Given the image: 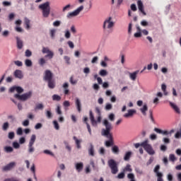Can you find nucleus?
Listing matches in <instances>:
<instances>
[{
    "instance_id": "nucleus-1",
    "label": "nucleus",
    "mask_w": 181,
    "mask_h": 181,
    "mask_svg": "<svg viewBox=\"0 0 181 181\" xmlns=\"http://www.w3.org/2000/svg\"><path fill=\"white\" fill-rule=\"evenodd\" d=\"M103 125L105 127V129H103L101 132V135L107 138V141H105V145L107 148L112 146L114 145V137H112V124L108 122L107 119L103 120Z\"/></svg>"
},
{
    "instance_id": "nucleus-2",
    "label": "nucleus",
    "mask_w": 181,
    "mask_h": 181,
    "mask_svg": "<svg viewBox=\"0 0 181 181\" xmlns=\"http://www.w3.org/2000/svg\"><path fill=\"white\" fill-rule=\"evenodd\" d=\"M149 141L145 140L142 143H136L134 144V147L136 149H138L139 146H142L144 149L148 153V155H155V151H153V148H152V146L148 144Z\"/></svg>"
},
{
    "instance_id": "nucleus-3",
    "label": "nucleus",
    "mask_w": 181,
    "mask_h": 181,
    "mask_svg": "<svg viewBox=\"0 0 181 181\" xmlns=\"http://www.w3.org/2000/svg\"><path fill=\"white\" fill-rule=\"evenodd\" d=\"M38 8L42 11L43 18H49V16L50 15V2L47 1L43 3L40 4Z\"/></svg>"
},
{
    "instance_id": "nucleus-4",
    "label": "nucleus",
    "mask_w": 181,
    "mask_h": 181,
    "mask_svg": "<svg viewBox=\"0 0 181 181\" xmlns=\"http://www.w3.org/2000/svg\"><path fill=\"white\" fill-rule=\"evenodd\" d=\"M107 165L111 170L112 175H117L118 173V163L114 159H110L107 161Z\"/></svg>"
},
{
    "instance_id": "nucleus-5",
    "label": "nucleus",
    "mask_w": 181,
    "mask_h": 181,
    "mask_svg": "<svg viewBox=\"0 0 181 181\" xmlns=\"http://www.w3.org/2000/svg\"><path fill=\"white\" fill-rule=\"evenodd\" d=\"M114 25L115 23L112 21V18L109 17L106 18L103 23V29L105 30L106 29H110L109 33H112V28H114Z\"/></svg>"
},
{
    "instance_id": "nucleus-6",
    "label": "nucleus",
    "mask_w": 181,
    "mask_h": 181,
    "mask_svg": "<svg viewBox=\"0 0 181 181\" xmlns=\"http://www.w3.org/2000/svg\"><path fill=\"white\" fill-rule=\"evenodd\" d=\"M32 91H29L28 93H23V95L15 94L14 98L20 101H28L30 98H32Z\"/></svg>"
},
{
    "instance_id": "nucleus-7",
    "label": "nucleus",
    "mask_w": 181,
    "mask_h": 181,
    "mask_svg": "<svg viewBox=\"0 0 181 181\" xmlns=\"http://www.w3.org/2000/svg\"><path fill=\"white\" fill-rule=\"evenodd\" d=\"M83 9H84V6H81L75 11L68 13L66 15L67 19H71V18L78 16V15H80V12H81Z\"/></svg>"
},
{
    "instance_id": "nucleus-8",
    "label": "nucleus",
    "mask_w": 181,
    "mask_h": 181,
    "mask_svg": "<svg viewBox=\"0 0 181 181\" xmlns=\"http://www.w3.org/2000/svg\"><path fill=\"white\" fill-rule=\"evenodd\" d=\"M36 141V135L33 134L28 144V153H33L35 152V142Z\"/></svg>"
},
{
    "instance_id": "nucleus-9",
    "label": "nucleus",
    "mask_w": 181,
    "mask_h": 181,
    "mask_svg": "<svg viewBox=\"0 0 181 181\" xmlns=\"http://www.w3.org/2000/svg\"><path fill=\"white\" fill-rule=\"evenodd\" d=\"M154 131L155 132H156L157 134H161L162 135H165V136H168V135H172V134H173L175 132V129H171L170 132L169 131H167V130H162L160 129H158V128H154Z\"/></svg>"
},
{
    "instance_id": "nucleus-10",
    "label": "nucleus",
    "mask_w": 181,
    "mask_h": 181,
    "mask_svg": "<svg viewBox=\"0 0 181 181\" xmlns=\"http://www.w3.org/2000/svg\"><path fill=\"white\" fill-rule=\"evenodd\" d=\"M43 54L47 53V55L45 56V58H48V59H53V56H54V53H53V52L50 51V49H49V47H42V50Z\"/></svg>"
},
{
    "instance_id": "nucleus-11",
    "label": "nucleus",
    "mask_w": 181,
    "mask_h": 181,
    "mask_svg": "<svg viewBox=\"0 0 181 181\" xmlns=\"http://www.w3.org/2000/svg\"><path fill=\"white\" fill-rule=\"evenodd\" d=\"M45 81H49V80H53V73L50 70H46L45 71V76L43 78Z\"/></svg>"
},
{
    "instance_id": "nucleus-12",
    "label": "nucleus",
    "mask_w": 181,
    "mask_h": 181,
    "mask_svg": "<svg viewBox=\"0 0 181 181\" xmlns=\"http://www.w3.org/2000/svg\"><path fill=\"white\" fill-rule=\"evenodd\" d=\"M137 6L139 11L144 15V16H146V12H145V9L144 8V3H142V1L138 0Z\"/></svg>"
},
{
    "instance_id": "nucleus-13",
    "label": "nucleus",
    "mask_w": 181,
    "mask_h": 181,
    "mask_svg": "<svg viewBox=\"0 0 181 181\" xmlns=\"http://www.w3.org/2000/svg\"><path fill=\"white\" fill-rule=\"evenodd\" d=\"M16 165V163L15 162H11L3 168V172H8L9 170H12V169H13Z\"/></svg>"
},
{
    "instance_id": "nucleus-14",
    "label": "nucleus",
    "mask_w": 181,
    "mask_h": 181,
    "mask_svg": "<svg viewBox=\"0 0 181 181\" xmlns=\"http://www.w3.org/2000/svg\"><path fill=\"white\" fill-rule=\"evenodd\" d=\"M10 93H13V91H17V94H22L23 93V88L21 86H13L9 90Z\"/></svg>"
},
{
    "instance_id": "nucleus-15",
    "label": "nucleus",
    "mask_w": 181,
    "mask_h": 181,
    "mask_svg": "<svg viewBox=\"0 0 181 181\" xmlns=\"http://www.w3.org/2000/svg\"><path fill=\"white\" fill-rule=\"evenodd\" d=\"M134 114H136V110L134 109H130L127 111V113L124 115V118H129L132 117Z\"/></svg>"
},
{
    "instance_id": "nucleus-16",
    "label": "nucleus",
    "mask_w": 181,
    "mask_h": 181,
    "mask_svg": "<svg viewBox=\"0 0 181 181\" xmlns=\"http://www.w3.org/2000/svg\"><path fill=\"white\" fill-rule=\"evenodd\" d=\"M89 117L91 122V124L93 127H95L97 125V121H95V119L94 118V115L93 114V111L90 110L89 112Z\"/></svg>"
},
{
    "instance_id": "nucleus-17",
    "label": "nucleus",
    "mask_w": 181,
    "mask_h": 181,
    "mask_svg": "<svg viewBox=\"0 0 181 181\" xmlns=\"http://www.w3.org/2000/svg\"><path fill=\"white\" fill-rule=\"evenodd\" d=\"M75 105H76L77 110L79 112H81V101H80V99H78V98H76L75 99Z\"/></svg>"
},
{
    "instance_id": "nucleus-18",
    "label": "nucleus",
    "mask_w": 181,
    "mask_h": 181,
    "mask_svg": "<svg viewBox=\"0 0 181 181\" xmlns=\"http://www.w3.org/2000/svg\"><path fill=\"white\" fill-rule=\"evenodd\" d=\"M14 76L16 77V78H23V74H22V71L16 69L14 71Z\"/></svg>"
},
{
    "instance_id": "nucleus-19",
    "label": "nucleus",
    "mask_w": 181,
    "mask_h": 181,
    "mask_svg": "<svg viewBox=\"0 0 181 181\" xmlns=\"http://www.w3.org/2000/svg\"><path fill=\"white\" fill-rule=\"evenodd\" d=\"M62 87L64 88V93L65 94V95H69V93H70V90H69V83H64Z\"/></svg>"
},
{
    "instance_id": "nucleus-20",
    "label": "nucleus",
    "mask_w": 181,
    "mask_h": 181,
    "mask_svg": "<svg viewBox=\"0 0 181 181\" xmlns=\"http://www.w3.org/2000/svg\"><path fill=\"white\" fill-rule=\"evenodd\" d=\"M170 105L177 114H180V109H179L177 105H175V103L172 102H170Z\"/></svg>"
},
{
    "instance_id": "nucleus-21",
    "label": "nucleus",
    "mask_w": 181,
    "mask_h": 181,
    "mask_svg": "<svg viewBox=\"0 0 181 181\" xmlns=\"http://www.w3.org/2000/svg\"><path fill=\"white\" fill-rule=\"evenodd\" d=\"M75 168L77 172L80 173L81 172V170H83V168H84V164H83V163H77L75 165Z\"/></svg>"
},
{
    "instance_id": "nucleus-22",
    "label": "nucleus",
    "mask_w": 181,
    "mask_h": 181,
    "mask_svg": "<svg viewBox=\"0 0 181 181\" xmlns=\"http://www.w3.org/2000/svg\"><path fill=\"white\" fill-rule=\"evenodd\" d=\"M48 83L49 88L53 89L56 87V81L54 79H50L49 81H47Z\"/></svg>"
},
{
    "instance_id": "nucleus-23",
    "label": "nucleus",
    "mask_w": 181,
    "mask_h": 181,
    "mask_svg": "<svg viewBox=\"0 0 181 181\" xmlns=\"http://www.w3.org/2000/svg\"><path fill=\"white\" fill-rule=\"evenodd\" d=\"M138 73H139V71H135L133 73H129L130 79L133 81H135V80H136V76H138Z\"/></svg>"
},
{
    "instance_id": "nucleus-24",
    "label": "nucleus",
    "mask_w": 181,
    "mask_h": 181,
    "mask_svg": "<svg viewBox=\"0 0 181 181\" xmlns=\"http://www.w3.org/2000/svg\"><path fill=\"white\" fill-rule=\"evenodd\" d=\"M73 139H74V140L75 141V144H76V148H77L78 149H80V148H81V140H78V139H77V137H76V136H74L73 137Z\"/></svg>"
},
{
    "instance_id": "nucleus-25",
    "label": "nucleus",
    "mask_w": 181,
    "mask_h": 181,
    "mask_svg": "<svg viewBox=\"0 0 181 181\" xmlns=\"http://www.w3.org/2000/svg\"><path fill=\"white\" fill-rule=\"evenodd\" d=\"M16 40L18 49H22L23 47V41H22V40H20L18 37H16Z\"/></svg>"
},
{
    "instance_id": "nucleus-26",
    "label": "nucleus",
    "mask_w": 181,
    "mask_h": 181,
    "mask_svg": "<svg viewBox=\"0 0 181 181\" xmlns=\"http://www.w3.org/2000/svg\"><path fill=\"white\" fill-rule=\"evenodd\" d=\"M83 121L86 124L87 129H88L90 135H91L92 134V133H91V127H90V124H88V122H87V121H88V117H85Z\"/></svg>"
},
{
    "instance_id": "nucleus-27",
    "label": "nucleus",
    "mask_w": 181,
    "mask_h": 181,
    "mask_svg": "<svg viewBox=\"0 0 181 181\" xmlns=\"http://www.w3.org/2000/svg\"><path fill=\"white\" fill-rule=\"evenodd\" d=\"M141 112L143 115L146 116V112L148 111V105H144L143 107L140 108Z\"/></svg>"
},
{
    "instance_id": "nucleus-28",
    "label": "nucleus",
    "mask_w": 181,
    "mask_h": 181,
    "mask_svg": "<svg viewBox=\"0 0 181 181\" xmlns=\"http://www.w3.org/2000/svg\"><path fill=\"white\" fill-rule=\"evenodd\" d=\"M24 23L25 25L26 29H28V30L30 29V20H29L28 18H25Z\"/></svg>"
},
{
    "instance_id": "nucleus-29",
    "label": "nucleus",
    "mask_w": 181,
    "mask_h": 181,
    "mask_svg": "<svg viewBox=\"0 0 181 181\" xmlns=\"http://www.w3.org/2000/svg\"><path fill=\"white\" fill-rule=\"evenodd\" d=\"M112 152L115 155H118V153H119V148H118V146H113L112 148Z\"/></svg>"
},
{
    "instance_id": "nucleus-30",
    "label": "nucleus",
    "mask_w": 181,
    "mask_h": 181,
    "mask_svg": "<svg viewBox=\"0 0 181 181\" xmlns=\"http://www.w3.org/2000/svg\"><path fill=\"white\" fill-rule=\"evenodd\" d=\"M123 172L126 173V172H132V168L131 167V165L127 164L124 168L123 169Z\"/></svg>"
},
{
    "instance_id": "nucleus-31",
    "label": "nucleus",
    "mask_w": 181,
    "mask_h": 181,
    "mask_svg": "<svg viewBox=\"0 0 181 181\" xmlns=\"http://www.w3.org/2000/svg\"><path fill=\"white\" fill-rule=\"evenodd\" d=\"M132 155V152L128 151L125 153L124 157V160H129L131 158V156Z\"/></svg>"
},
{
    "instance_id": "nucleus-32",
    "label": "nucleus",
    "mask_w": 181,
    "mask_h": 181,
    "mask_svg": "<svg viewBox=\"0 0 181 181\" xmlns=\"http://www.w3.org/2000/svg\"><path fill=\"white\" fill-rule=\"evenodd\" d=\"M45 108V106L42 103H38L35 107V111H37L38 110H43Z\"/></svg>"
},
{
    "instance_id": "nucleus-33",
    "label": "nucleus",
    "mask_w": 181,
    "mask_h": 181,
    "mask_svg": "<svg viewBox=\"0 0 181 181\" xmlns=\"http://www.w3.org/2000/svg\"><path fill=\"white\" fill-rule=\"evenodd\" d=\"M88 153L90 156H94V146L93 144H90V146L88 149Z\"/></svg>"
},
{
    "instance_id": "nucleus-34",
    "label": "nucleus",
    "mask_w": 181,
    "mask_h": 181,
    "mask_svg": "<svg viewBox=\"0 0 181 181\" xmlns=\"http://www.w3.org/2000/svg\"><path fill=\"white\" fill-rule=\"evenodd\" d=\"M99 74L102 77H105V76H107V74H108V72H107V71L105 69H102L100 71Z\"/></svg>"
},
{
    "instance_id": "nucleus-35",
    "label": "nucleus",
    "mask_w": 181,
    "mask_h": 181,
    "mask_svg": "<svg viewBox=\"0 0 181 181\" xmlns=\"http://www.w3.org/2000/svg\"><path fill=\"white\" fill-rule=\"evenodd\" d=\"M52 100L54 101H60V100H62V97H60L59 95H53Z\"/></svg>"
},
{
    "instance_id": "nucleus-36",
    "label": "nucleus",
    "mask_w": 181,
    "mask_h": 181,
    "mask_svg": "<svg viewBox=\"0 0 181 181\" xmlns=\"http://www.w3.org/2000/svg\"><path fill=\"white\" fill-rule=\"evenodd\" d=\"M69 82L71 83V84L72 85H75L77 84V80L74 79V76H71L69 78Z\"/></svg>"
},
{
    "instance_id": "nucleus-37",
    "label": "nucleus",
    "mask_w": 181,
    "mask_h": 181,
    "mask_svg": "<svg viewBox=\"0 0 181 181\" xmlns=\"http://www.w3.org/2000/svg\"><path fill=\"white\" fill-rule=\"evenodd\" d=\"M25 64L27 67H31L32 66V61L30 59H25Z\"/></svg>"
},
{
    "instance_id": "nucleus-38",
    "label": "nucleus",
    "mask_w": 181,
    "mask_h": 181,
    "mask_svg": "<svg viewBox=\"0 0 181 181\" xmlns=\"http://www.w3.org/2000/svg\"><path fill=\"white\" fill-rule=\"evenodd\" d=\"M8 128H9V123H8V122H6L4 123L2 129H3V131H6L8 129Z\"/></svg>"
},
{
    "instance_id": "nucleus-39",
    "label": "nucleus",
    "mask_w": 181,
    "mask_h": 181,
    "mask_svg": "<svg viewBox=\"0 0 181 181\" xmlns=\"http://www.w3.org/2000/svg\"><path fill=\"white\" fill-rule=\"evenodd\" d=\"M60 25H62V21H56L53 23V26H54V28H59Z\"/></svg>"
},
{
    "instance_id": "nucleus-40",
    "label": "nucleus",
    "mask_w": 181,
    "mask_h": 181,
    "mask_svg": "<svg viewBox=\"0 0 181 181\" xmlns=\"http://www.w3.org/2000/svg\"><path fill=\"white\" fill-rule=\"evenodd\" d=\"M150 114V119L153 122V124H155V119L153 118V114L151 110H149Z\"/></svg>"
},
{
    "instance_id": "nucleus-41",
    "label": "nucleus",
    "mask_w": 181,
    "mask_h": 181,
    "mask_svg": "<svg viewBox=\"0 0 181 181\" xmlns=\"http://www.w3.org/2000/svg\"><path fill=\"white\" fill-rule=\"evenodd\" d=\"M125 177V173L123 171L117 175V179H124Z\"/></svg>"
},
{
    "instance_id": "nucleus-42",
    "label": "nucleus",
    "mask_w": 181,
    "mask_h": 181,
    "mask_svg": "<svg viewBox=\"0 0 181 181\" xmlns=\"http://www.w3.org/2000/svg\"><path fill=\"white\" fill-rule=\"evenodd\" d=\"M5 151L7 153L13 152V148H12L11 146H6L5 147Z\"/></svg>"
},
{
    "instance_id": "nucleus-43",
    "label": "nucleus",
    "mask_w": 181,
    "mask_h": 181,
    "mask_svg": "<svg viewBox=\"0 0 181 181\" xmlns=\"http://www.w3.org/2000/svg\"><path fill=\"white\" fill-rule=\"evenodd\" d=\"M159 169H160V165H157L154 168V173H156L157 175H158V173H159Z\"/></svg>"
},
{
    "instance_id": "nucleus-44",
    "label": "nucleus",
    "mask_w": 181,
    "mask_h": 181,
    "mask_svg": "<svg viewBox=\"0 0 181 181\" xmlns=\"http://www.w3.org/2000/svg\"><path fill=\"white\" fill-rule=\"evenodd\" d=\"M55 34H56V29H52L49 30V35L52 39L53 37H54Z\"/></svg>"
},
{
    "instance_id": "nucleus-45",
    "label": "nucleus",
    "mask_w": 181,
    "mask_h": 181,
    "mask_svg": "<svg viewBox=\"0 0 181 181\" xmlns=\"http://www.w3.org/2000/svg\"><path fill=\"white\" fill-rule=\"evenodd\" d=\"M53 124H54L55 129H57V131H58V129H60V126H59V123L57 122V121L54 120L53 122Z\"/></svg>"
},
{
    "instance_id": "nucleus-46",
    "label": "nucleus",
    "mask_w": 181,
    "mask_h": 181,
    "mask_svg": "<svg viewBox=\"0 0 181 181\" xmlns=\"http://www.w3.org/2000/svg\"><path fill=\"white\" fill-rule=\"evenodd\" d=\"M14 64H16V66H18V67H22L23 66V63H22V62L21 61H15Z\"/></svg>"
},
{
    "instance_id": "nucleus-47",
    "label": "nucleus",
    "mask_w": 181,
    "mask_h": 181,
    "mask_svg": "<svg viewBox=\"0 0 181 181\" xmlns=\"http://www.w3.org/2000/svg\"><path fill=\"white\" fill-rule=\"evenodd\" d=\"M45 64H46V60L44 58L40 59V60H39L40 66H43Z\"/></svg>"
},
{
    "instance_id": "nucleus-48",
    "label": "nucleus",
    "mask_w": 181,
    "mask_h": 181,
    "mask_svg": "<svg viewBox=\"0 0 181 181\" xmlns=\"http://www.w3.org/2000/svg\"><path fill=\"white\" fill-rule=\"evenodd\" d=\"M70 8H71V5L67 4L66 6H65L63 8L62 12H66V11H69V9H70Z\"/></svg>"
},
{
    "instance_id": "nucleus-49",
    "label": "nucleus",
    "mask_w": 181,
    "mask_h": 181,
    "mask_svg": "<svg viewBox=\"0 0 181 181\" xmlns=\"http://www.w3.org/2000/svg\"><path fill=\"white\" fill-rule=\"evenodd\" d=\"M163 176V174L158 173V175H157V177H158L157 181H163V179L162 178Z\"/></svg>"
},
{
    "instance_id": "nucleus-50",
    "label": "nucleus",
    "mask_w": 181,
    "mask_h": 181,
    "mask_svg": "<svg viewBox=\"0 0 181 181\" xmlns=\"http://www.w3.org/2000/svg\"><path fill=\"white\" fill-rule=\"evenodd\" d=\"M15 138V132H11L8 133V139H13Z\"/></svg>"
},
{
    "instance_id": "nucleus-51",
    "label": "nucleus",
    "mask_w": 181,
    "mask_h": 181,
    "mask_svg": "<svg viewBox=\"0 0 181 181\" xmlns=\"http://www.w3.org/2000/svg\"><path fill=\"white\" fill-rule=\"evenodd\" d=\"M169 159L171 160V162H175V160H176V157L174 156V154H170Z\"/></svg>"
},
{
    "instance_id": "nucleus-52",
    "label": "nucleus",
    "mask_w": 181,
    "mask_h": 181,
    "mask_svg": "<svg viewBox=\"0 0 181 181\" xmlns=\"http://www.w3.org/2000/svg\"><path fill=\"white\" fill-rule=\"evenodd\" d=\"M163 142L165 144H168L170 142V139L168 138V137H164L163 139Z\"/></svg>"
},
{
    "instance_id": "nucleus-53",
    "label": "nucleus",
    "mask_w": 181,
    "mask_h": 181,
    "mask_svg": "<svg viewBox=\"0 0 181 181\" xmlns=\"http://www.w3.org/2000/svg\"><path fill=\"white\" fill-rule=\"evenodd\" d=\"M25 56L26 57H30V56H32V52H31L30 50H29V49H27V50L25 51Z\"/></svg>"
},
{
    "instance_id": "nucleus-54",
    "label": "nucleus",
    "mask_w": 181,
    "mask_h": 181,
    "mask_svg": "<svg viewBox=\"0 0 181 181\" xmlns=\"http://www.w3.org/2000/svg\"><path fill=\"white\" fill-rule=\"evenodd\" d=\"M109 119L110 121H115V115H114V113H111L110 115H109Z\"/></svg>"
},
{
    "instance_id": "nucleus-55",
    "label": "nucleus",
    "mask_w": 181,
    "mask_h": 181,
    "mask_svg": "<svg viewBox=\"0 0 181 181\" xmlns=\"http://www.w3.org/2000/svg\"><path fill=\"white\" fill-rule=\"evenodd\" d=\"M71 36V34L70 33V31L66 30L65 32V37H66V39H70Z\"/></svg>"
},
{
    "instance_id": "nucleus-56",
    "label": "nucleus",
    "mask_w": 181,
    "mask_h": 181,
    "mask_svg": "<svg viewBox=\"0 0 181 181\" xmlns=\"http://www.w3.org/2000/svg\"><path fill=\"white\" fill-rule=\"evenodd\" d=\"M67 45L69 46L70 49H74V43H73V42L68 41Z\"/></svg>"
},
{
    "instance_id": "nucleus-57",
    "label": "nucleus",
    "mask_w": 181,
    "mask_h": 181,
    "mask_svg": "<svg viewBox=\"0 0 181 181\" xmlns=\"http://www.w3.org/2000/svg\"><path fill=\"white\" fill-rule=\"evenodd\" d=\"M13 148H15L16 149H18V148H20V145H19V143L16 142V141H14L13 143Z\"/></svg>"
},
{
    "instance_id": "nucleus-58",
    "label": "nucleus",
    "mask_w": 181,
    "mask_h": 181,
    "mask_svg": "<svg viewBox=\"0 0 181 181\" xmlns=\"http://www.w3.org/2000/svg\"><path fill=\"white\" fill-rule=\"evenodd\" d=\"M175 138L177 139H179V138H181V129H180L179 132H177L175 135Z\"/></svg>"
},
{
    "instance_id": "nucleus-59",
    "label": "nucleus",
    "mask_w": 181,
    "mask_h": 181,
    "mask_svg": "<svg viewBox=\"0 0 181 181\" xmlns=\"http://www.w3.org/2000/svg\"><path fill=\"white\" fill-rule=\"evenodd\" d=\"M46 117L49 119L52 118V112H50V110H47L46 112Z\"/></svg>"
},
{
    "instance_id": "nucleus-60",
    "label": "nucleus",
    "mask_w": 181,
    "mask_h": 181,
    "mask_svg": "<svg viewBox=\"0 0 181 181\" xmlns=\"http://www.w3.org/2000/svg\"><path fill=\"white\" fill-rule=\"evenodd\" d=\"M142 37V33L137 31V33H134V37Z\"/></svg>"
},
{
    "instance_id": "nucleus-61",
    "label": "nucleus",
    "mask_w": 181,
    "mask_h": 181,
    "mask_svg": "<svg viewBox=\"0 0 181 181\" xmlns=\"http://www.w3.org/2000/svg\"><path fill=\"white\" fill-rule=\"evenodd\" d=\"M23 134V130H22V127H19L17 129V135H22Z\"/></svg>"
},
{
    "instance_id": "nucleus-62",
    "label": "nucleus",
    "mask_w": 181,
    "mask_h": 181,
    "mask_svg": "<svg viewBox=\"0 0 181 181\" xmlns=\"http://www.w3.org/2000/svg\"><path fill=\"white\" fill-rule=\"evenodd\" d=\"M132 11H133V12H136V11L137 10L136 8V5H135L134 4H132L130 6Z\"/></svg>"
},
{
    "instance_id": "nucleus-63",
    "label": "nucleus",
    "mask_w": 181,
    "mask_h": 181,
    "mask_svg": "<svg viewBox=\"0 0 181 181\" xmlns=\"http://www.w3.org/2000/svg\"><path fill=\"white\" fill-rule=\"evenodd\" d=\"M160 151H163V152H165V151L168 149V147L163 144H162L160 147Z\"/></svg>"
},
{
    "instance_id": "nucleus-64",
    "label": "nucleus",
    "mask_w": 181,
    "mask_h": 181,
    "mask_svg": "<svg viewBox=\"0 0 181 181\" xmlns=\"http://www.w3.org/2000/svg\"><path fill=\"white\" fill-rule=\"evenodd\" d=\"M66 64H70V57H69L68 56H65L64 57Z\"/></svg>"
}]
</instances>
